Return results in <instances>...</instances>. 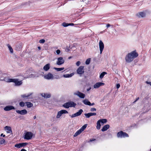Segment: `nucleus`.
Returning <instances> with one entry per match:
<instances>
[{
	"instance_id": "e2e57ef3",
	"label": "nucleus",
	"mask_w": 151,
	"mask_h": 151,
	"mask_svg": "<svg viewBox=\"0 0 151 151\" xmlns=\"http://www.w3.org/2000/svg\"><path fill=\"white\" fill-rule=\"evenodd\" d=\"M150 151H151V149H150Z\"/></svg>"
},
{
	"instance_id": "09e8293b",
	"label": "nucleus",
	"mask_w": 151,
	"mask_h": 151,
	"mask_svg": "<svg viewBox=\"0 0 151 151\" xmlns=\"http://www.w3.org/2000/svg\"><path fill=\"white\" fill-rule=\"evenodd\" d=\"M120 86V85L119 84H116V88L117 89H118Z\"/></svg>"
},
{
	"instance_id": "c9c22d12",
	"label": "nucleus",
	"mask_w": 151,
	"mask_h": 151,
	"mask_svg": "<svg viewBox=\"0 0 151 151\" xmlns=\"http://www.w3.org/2000/svg\"><path fill=\"white\" fill-rule=\"evenodd\" d=\"M21 145V147H24L27 145L28 143L27 142L20 143Z\"/></svg>"
},
{
	"instance_id": "6e6d98bb",
	"label": "nucleus",
	"mask_w": 151,
	"mask_h": 151,
	"mask_svg": "<svg viewBox=\"0 0 151 151\" xmlns=\"http://www.w3.org/2000/svg\"><path fill=\"white\" fill-rule=\"evenodd\" d=\"M1 136H3V137H4L5 136V135L4 134H1Z\"/></svg>"
},
{
	"instance_id": "f8f14e48",
	"label": "nucleus",
	"mask_w": 151,
	"mask_h": 151,
	"mask_svg": "<svg viewBox=\"0 0 151 151\" xmlns=\"http://www.w3.org/2000/svg\"><path fill=\"white\" fill-rule=\"evenodd\" d=\"M96 115V113H86L84 114L85 117L86 118H88L90 116H95Z\"/></svg>"
},
{
	"instance_id": "412c9836",
	"label": "nucleus",
	"mask_w": 151,
	"mask_h": 151,
	"mask_svg": "<svg viewBox=\"0 0 151 151\" xmlns=\"http://www.w3.org/2000/svg\"><path fill=\"white\" fill-rule=\"evenodd\" d=\"M83 103L85 105L90 106L91 102L87 99H85L83 101Z\"/></svg>"
},
{
	"instance_id": "e433bc0d",
	"label": "nucleus",
	"mask_w": 151,
	"mask_h": 151,
	"mask_svg": "<svg viewBox=\"0 0 151 151\" xmlns=\"http://www.w3.org/2000/svg\"><path fill=\"white\" fill-rule=\"evenodd\" d=\"M91 61V59L90 58H88L86 60V61L85 63L86 64V65H88L89 64L90 62Z\"/></svg>"
},
{
	"instance_id": "c03bdc74",
	"label": "nucleus",
	"mask_w": 151,
	"mask_h": 151,
	"mask_svg": "<svg viewBox=\"0 0 151 151\" xmlns=\"http://www.w3.org/2000/svg\"><path fill=\"white\" fill-rule=\"evenodd\" d=\"M96 140V139H95V138H92V139H91L88 142H92L93 141H95Z\"/></svg>"
},
{
	"instance_id": "39448f33",
	"label": "nucleus",
	"mask_w": 151,
	"mask_h": 151,
	"mask_svg": "<svg viewBox=\"0 0 151 151\" xmlns=\"http://www.w3.org/2000/svg\"><path fill=\"white\" fill-rule=\"evenodd\" d=\"M77 73L79 75H82L84 73V66H81L77 69Z\"/></svg>"
},
{
	"instance_id": "ddd939ff",
	"label": "nucleus",
	"mask_w": 151,
	"mask_h": 151,
	"mask_svg": "<svg viewBox=\"0 0 151 151\" xmlns=\"http://www.w3.org/2000/svg\"><path fill=\"white\" fill-rule=\"evenodd\" d=\"M41 95L45 98H48L50 97L51 95L50 93H42L41 94Z\"/></svg>"
},
{
	"instance_id": "6e6552de",
	"label": "nucleus",
	"mask_w": 151,
	"mask_h": 151,
	"mask_svg": "<svg viewBox=\"0 0 151 151\" xmlns=\"http://www.w3.org/2000/svg\"><path fill=\"white\" fill-rule=\"evenodd\" d=\"M99 47L100 50V53L101 54L104 48V45L103 42L101 40H100L99 42Z\"/></svg>"
},
{
	"instance_id": "1a4fd4ad",
	"label": "nucleus",
	"mask_w": 151,
	"mask_h": 151,
	"mask_svg": "<svg viewBox=\"0 0 151 151\" xmlns=\"http://www.w3.org/2000/svg\"><path fill=\"white\" fill-rule=\"evenodd\" d=\"M16 111L17 113L23 115L26 114L27 113V110L25 109L21 111L17 110H16Z\"/></svg>"
},
{
	"instance_id": "f704fd0d",
	"label": "nucleus",
	"mask_w": 151,
	"mask_h": 151,
	"mask_svg": "<svg viewBox=\"0 0 151 151\" xmlns=\"http://www.w3.org/2000/svg\"><path fill=\"white\" fill-rule=\"evenodd\" d=\"M22 46L20 45H17L16 46V49L17 50H19L21 49Z\"/></svg>"
},
{
	"instance_id": "9b49d317",
	"label": "nucleus",
	"mask_w": 151,
	"mask_h": 151,
	"mask_svg": "<svg viewBox=\"0 0 151 151\" xmlns=\"http://www.w3.org/2000/svg\"><path fill=\"white\" fill-rule=\"evenodd\" d=\"M14 109V107L12 106H6L4 108V110L6 111H8Z\"/></svg>"
},
{
	"instance_id": "393cba45",
	"label": "nucleus",
	"mask_w": 151,
	"mask_h": 151,
	"mask_svg": "<svg viewBox=\"0 0 151 151\" xmlns=\"http://www.w3.org/2000/svg\"><path fill=\"white\" fill-rule=\"evenodd\" d=\"M82 132V131L80 129H79L73 135L74 137H76L78 135L80 134Z\"/></svg>"
},
{
	"instance_id": "7ed1b4c3",
	"label": "nucleus",
	"mask_w": 151,
	"mask_h": 151,
	"mask_svg": "<svg viewBox=\"0 0 151 151\" xmlns=\"http://www.w3.org/2000/svg\"><path fill=\"white\" fill-rule=\"evenodd\" d=\"M117 136L118 138H125L129 137L128 134L122 131L118 132L117 134Z\"/></svg>"
},
{
	"instance_id": "5fc2aeb1",
	"label": "nucleus",
	"mask_w": 151,
	"mask_h": 151,
	"mask_svg": "<svg viewBox=\"0 0 151 151\" xmlns=\"http://www.w3.org/2000/svg\"><path fill=\"white\" fill-rule=\"evenodd\" d=\"M106 26H107V28H108L110 26V25L109 24H107Z\"/></svg>"
},
{
	"instance_id": "a18cd8bd",
	"label": "nucleus",
	"mask_w": 151,
	"mask_h": 151,
	"mask_svg": "<svg viewBox=\"0 0 151 151\" xmlns=\"http://www.w3.org/2000/svg\"><path fill=\"white\" fill-rule=\"evenodd\" d=\"M81 64V62L79 61H78L77 62V63H76V64L77 66H79L80 64Z\"/></svg>"
},
{
	"instance_id": "72a5a7b5",
	"label": "nucleus",
	"mask_w": 151,
	"mask_h": 151,
	"mask_svg": "<svg viewBox=\"0 0 151 151\" xmlns=\"http://www.w3.org/2000/svg\"><path fill=\"white\" fill-rule=\"evenodd\" d=\"M5 140L3 138H0V145H2L4 143Z\"/></svg>"
},
{
	"instance_id": "20e7f679",
	"label": "nucleus",
	"mask_w": 151,
	"mask_h": 151,
	"mask_svg": "<svg viewBox=\"0 0 151 151\" xmlns=\"http://www.w3.org/2000/svg\"><path fill=\"white\" fill-rule=\"evenodd\" d=\"M33 134L30 132H27L24 136V138L25 139L29 140L32 139Z\"/></svg>"
},
{
	"instance_id": "052dcab7",
	"label": "nucleus",
	"mask_w": 151,
	"mask_h": 151,
	"mask_svg": "<svg viewBox=\"0 0 151 151\" xmlns=\"http://www.w3.org/2000/svg\"><path fill=\"white\" fill-rule=\"evenodd\" d=\"M33 118H34V119H36V116H34V117H33Z\"/></svg>"
},
{
	"instance_id": "f257e3e1",
	"label": "nucleus",
	"mask_w": 151,
	"mask_h": 151,
	"mask_svg": "<svg viewBox=\"0 0 151 151\" xmlns=\"http://www.w3.org/2000/svg\"><path fill=\"white\" fill-rule=\"evenodd\" d=\"M138 54L136 52V50L132 51L129 53H128L126 56L125 59L127 63H130L132 61L133 59L137 57Z\"/></svg>"
},
{
	"instance_id": "bf43d9fd",
	"label": "nucleus",
	"mask_w": 151,
	"mask_h": 151,
	"mask_svg": "<svg viewBox=\"0 0 151 151\" xmlns=\"http://www.w3.org/2000/svg\"><path fill=\"white\" fill-rule=\"evenodd\" d=\"M38 48L39 50L41 49V47H39V46L38 47Z\"/></svg>"
},
{
	"instance_id": "58836bf2",
	"label": "nucleus",
	"mask_w": 151,
	"mask_h": 151,
	"mask_svg": "<svg viewBox=\"0 0 151 151\" xmlns=\"http://www.w3.org/2000/svg\"><path fill=\"white\" fill-rule=\"evenodd\" d=\"M14 147L18 148L21 147L20 143L17 144L15 145Z\"/></svg>"
},
{
	"instance_id": "37998d69",
	"label": "nucleus",
	"mask_w": 151,
	"mask_h": 151,
	"mask_svg": "<svg viewBox=\"0 0 151 151\" xmlns=\"http://www.w3.org/2000/svg\"><path fill=\"white\" fill-rule=\"evenodd\" d=\"M45 41L44 39H41L40 40L39 42L43 43L45 42Z\"/></svg>"
},
{
	"instance_id": "7c9ffc66",
	"label": "nucleus",
	"mask_w": 151,
	"mask_h": 151,
	"mask_svg": "<svg viewBox=\"0 0 151 151\" xmlns=\"http://www.w3.org/2000/svg\"><path fill=\"white\" fill-rule=\"evenodd\" d=\"M62 114V113H61L60 111H58L56 116V118H59L61 116Z\"/></svg>"
},
{
	"instance_id": "13d9d810",
	"label": "nucleus",
	"mask_w": 151,
	"mask_h": 151,
	"mask_svg": "<svg viewBox=\"0 0 151 151\" xmlns=\"http://www.w3.org/2000/svg\"><path fill=\"white\" fill-rule=\"evenodd\" d=\"M21 151H27L26 150H25V149H22L21 150Z\"/></svg>"
},
{
	"instance_id": "680f3d73",
	"label": "nucleus",
	"mask_w": 151,
	"mask_h": 151,
	"mask_svg": "<svg viewBox=\"0 0 151 151\" xmlns=\"http://www.w3.org/2000/svg\"><path fill=\"white\" fill-rule=\"evenodd\" d=\"M71 58V57L70 56L68 58L69 59H70Z\"/></svg>"
},
{
	"instance_id": "f3484780",
	"label": "nucleus",
	"mask_w": 151,
	"mask_h": 151,
	"mask_svg": "<svg viewBox=\"0 0 151 151\" xmlns=\"http://www.w3.org/2000/svg\"><path fill=\"white\" fill-rule=\"evenodd\" d=\"M5 129L6 130V132L7 133H10L12 132V131L10 127L6 126L5 127Z\"/></svg>"
},
{
	"instance_id": "aec40b11",
	"label": "nucleus",
	"mask_w": 151,
	"mask_h": 151,
	"mask_svg": "<svg viewBox=\"0 0 151 151\" xmlns=\"http://www.w3.org/2000/svg\"><path fill=\"white\" fill-rule=\"evenodd\" d=\"M136 15L139 17H140L141 16V17H143L145 16V14L143 12H140L137 14Z\"/></svg>"
},
{
	"instance_id": "864d4df0",
	"label": "nucleus",
	"mask_w": 151,
	"mask_h": 151,
	"mask_svg": "<svg viewBox=\"0 0 151 151\" xmlns=\"http://www.w3.org/2000/svg\"><path fill=\"white\" fill-rule=\"evenodd\" d=\"M91 89V87H89V88L87 89V91H89Z\"/></svg>"
},
{
	"instance_id": "a878e982",
	"label": "nucleus",
	"mask_w": 151,
	"mask_h": 151,
	"mask_svg": "<svg viewBox=\"0 0 151 151\" xmlns=\"http://www.w3.org/2000/svg\"><path fill=\"white\" fill-rule=\"evenodd\" d=\"M100 123L101 122L99 120L97 122L96 128L98 130L100 129L101 128V125Z\"/></svg>"
},
{
	"instance_id": "4d7b16f0",
	"label": "nucleus",
	"mask_w": 151,
	"mask_h": 151,
	"mask_svg": "<svg viewBox=\"0 0 151 151\" xmlns=\"http://www.w3.org/2000/svg\"><path fill=\"white\" fill-rule=\"evenodd\" d=\"M90 106H93V105L95 104L94 103H91V104H90Z\"/></svg>"
},
{
	"instance_id": "a211bd4d",
	"label": "nucleus",
	"mask_w": 151,
	"mask_h": 151,
	"mask_svg": "<svg viewBox=\"0 0 151 151\" xmlns=\"http://www.w3.org/2000/svg\"><path fill=\"white\" fill-rule=\"evenodd\" d=\"M110 127L109 125L107 124L104 125L101 129V131L102 132H104L107 130Z\"/></svg>"
},
{
	"instance_id": "a19ab883",
	"label": "nucleus",
	"mask_w": 151,
	"mask_h": 151,
	"mask_svg": "<svg viewBox=\"0 0 151 151\" xmlns=\"http://www.w3.org/2000/svg\"><path fill=\"white\" fill-rule=\"evenodd\" d=\"M63 26L64 27H67L69 26L68 23H66L65 22H64L62 24Z\"/></svg>"
},
{
	"instance_id": "5701e85b",
	"label": "nucleus",
	"mask_w": 151,
	"mask_h": 151,
	"mask_svg": "<svg viewBox=\"0 0 151 151\" xmlns=\"http://www.w3.org/2000/svg\"><path fill=\"white\" fill-rule=\"evenodd\" d=\"M74 74L73 73H71L70 74H64L63 75V77L64 78H70L71 77L74 75Z\"/></svg>"
},
{
	"instance_id": "4c0bfd02",
	"label": "nucleus",
	"mask_w": 151,
	"mask_h": 151,
	"mask_svg": "<svg viewBox=\"0 0 151 151\" xmlns=\"http://www.w3.org/2000/svg\"><path fill=\"white\" fill-rule=\"evenodd\" d=\"M8 47L9 48V49L10 52L11 53H13V49L12 48L11 46L9 45H8Z\"/></svg>"
},
{
	"instance_id": "c756f323",
	"label": "nucleus",
	"mask_w": 151,
	"mask_h": 151,
	"mask_svg": "<svg viewBox=\"0 0 151 151\" xmlns=\"http://www.w3.org/2000/svg\"><path fill=\"white\" fill-rule=\"evenodd\" d=\"M64 67L63 68H55V67L54 68V69L56 70L57 71H60L61 70H64Z\"/></svg>"
},
{
	"instance_id": "4468645a",
	"label": "nucleus",
	"mask_w": 151,
	"mask_h": 151,
	"mask_svg": "<svg viewBox=\"0 0 151 151\" xmlns=\"http://www.w3.org/2000/svg\"><path fill=\"white\" fill-rule=\"evenodd\" d=\"M53 75L49 73L45 76V78L47 79H50L53 78Z\"/></svg>"
},
{
	"instance_id": "473e14b6",
	"label": "nucleus",
	"mask_w": 151,
	"mask_h": 151,
	"mask_svg": "<svg viewBox=\"0 0 151 151\" xmlns=\"http://www.w3.org/2000/svg\"><path fill=\"white\" fill-rule=\"evenodd\" d=\"M25 102L24 103L23 101H21L19 103V106L22 107H23L25 106Z\"/></svg>"
},
{
	"instance_id": "0eeeda50",
	"label": "nucleus",
	"mask_w": 151,
	"mask_h": 151,
	"mask_svg": "<svg viewBox=\"0 0 151 151\" xmlns=\"http://www.w3.org/2000/svg\"><path fill=\"white\" fill-rule=\"evenodd\" d=\"M64 62V60L62 57H60L58 58L57 61V64L58 65H60L63 64Z\"/></svg>"
},
{
	"instance_id": "9d476101",
	"label": "nucleus",
	"mask_w": 151,
	"mask_h": 151,
	"mask_svg": "<svg viewBox=\"0 0 151 151\" xmlns=\"http://www.w3.org/2000/svg\"><path fill=\"white\" fill-rule=\"evenodd\" d=\"M104 83L102 82H98L96 83L93 86V88H99L100 86L104 85Z\"/></svg>"
},
{
	"instance_id": "de8ad7c7",
	"label": "nucleus",
	"mask_w": 151,
	"mask_h": 151,
	"mask_svg": "<svg viewBox=\"0 0 151 151\" xmlns=\"http://www.w3.org/2000/svg\"><path fill=\"white\" fill-rule=\"evenodd\" d=\"M60 52V50H57L56 51V53L57 54H59Z\"/></svg>"
},
{
	"instance_id": "6ab92c4d",
	"label": "nucleus",
	"mask_w": 151,
	"mask_h": 151,
	"mask_svg": "<svg viewBox=\"0 0 151 151\" xmlns=\"http://www.w3.org/2000/svg\"><path fill=\"white\" fill-rule=\"evenodd\" d=\"M50 65L49 63H48L44 66L43 69L45 71H47L50 68Z\"/></svg>"
},
{
	"instance_id": "8fccbe9b",
	"label": "nucleus",
	"mask_w": 151,
	"mask_h": 151,
	"mask_svg": "<svg viewBox=\"0 0 151 151\" xmlns=\"http://www.w3.org/2000/svg\"><path fill=\"white\" fill-rule=\"evenodd\" d=\"M146 83L147 84H149L150 86H151V82H150L146 81Z\"/></svg>"
},
{
	"instance_id": "2eb2a0df",
	"label": "nucleus",
	"mask_w": 151,
	"mask_h": 151,
	"mask_svg": "<svg viewBox=\"0 0 151 151\" xmlns=\"http://www.w3.org/2000/svg\"><path fill=\"white\" fill-rule=\"evenodd\" d=\"M32 94V93H30L29 94L27 95L26 94H24L21 95L22 98L24 99H29V97Z\"/></svg>"
},
{
	"instance_id": "c85d7f7f",
	"label": "nucleus",
	"mask_w": 151,
	"mask_h": 151,
	"mask_svg": "<svg viewBox=\"0 0 151 151\" xmlns=\"http://www.w3.org/2000/svg\"><path fill=\"white\" fill-rule=\"evenodd\" d=\"M107 74V73L105 72H102L100 75V78H103L105 75Z\"/></svg>"
},
{
	"instance_id": "79ce46f5",
	"label": "nucleus",
	"mask_w": 151,
	"mask_h": 151,
	"mask_svg": "<svg viewBox=\"0 0 151 151\" xmlns=\"http://www.w3.org/2000/svg\"><path fill=\"white\" fill-rule=\"evenodd\" d=\"M90 111L91 112L95 111H96V109L94 108H91L90 109Z\"/></svg>"
},
{
	"instance_id": "bb28decb",
	"label": "nucleus",
	"mask_w": 151,
	"mask_h": 151,
	"mask_svg": "<svg viewBox=\"0 0 151 151\" xmlns=\"http://www.w3.org/2000/svg\"><path fill=\"white\" fill-rule=\"evenodd\" d=\"M101 123L102 124H104L106 123L107 122V120L106 119H102L99 120Z\"/></svg>"
},
{
	"instance_id": "ea45409f",
	"label": "nucleus",
	"mask_w": 151,
	"mask_h": 151,
	"mask_svg": "<svg viewBox=\"0 0 151 151\" xmlns=\"http://www.w3.org/2000/svg\"><path fill=\"white\" fill-rule=\"evenodd\" d=\"M60 111L62 113V114H68V111L65 110H62Z\"/></svg>"
},
{
	"instance_id": "dca6fc26",
	"label": "nucleus",
	"mask_w": 151,
	"mask_h": 151,
	"mask_svg": "<svg viewBox=\"0 0 151 151\" xmlns=\"http://www.w3.org/2000/svg\"><path fill=\"white\" fill-rule=\"evenodd\" d=\"M14 83L16 86H19L21 85L22 83V82L21 81H19L18 79H15Z\"/></svg>"
},
{
	"instance_id": "2f4dec72",
	"label": "nucleus",
	"mask_w": 151,
	"mask_h": 151,
	"mask_svg": "<svg viewBox=\"0 0 151 151\" xmlns=\"http://www.w3.org/2000/svg\"><path fill=\"white\" fill-rule=\"evenodd\" d=\"M87 125V124H86L83 126L80 129L82 132L86 128Z\"/></svg>"
},
{
	"instance_id": "b1692460",
	"label": "nucleus",
	"mask_w": 151,
	"mask_h": 151,
	"mask_svg": "<svg viewBox=\"0 0 151 151\" xmlns=\"http://www.w3.org/2000/svg\"><path fill=\"white\" fill-rule=\"evenodd\" d=\"M15 79L6 78V81L7 82H13L15 81Z\"/></svg>"
},
{
	"instance_id": "49530a36",
	"label": "nucleus",
	"mask_w": 151,
	"mask_h": 151,
	"mask_svg": "<svg viewBox=\"0 0 151 151\" xmlns=\"http://www.w3.org/2000/svg\"><path fill=\"white\" fill-rule=\"evenodd\" d=\"M78 116L76 114V113H75V114H73L72 116H71V117L72 118H73V117H76V116Z\"/></svg>"
},
{
	"instance_id": "cd10ccee",
	"label": "nucleus",
	"mask_w": 151,
	"mask_h": 151,
	"mask_svg": "<svg viewBox=\"0 0 151 151\" xmlns=\"http://www.w3.org/2000/svg\"><path fill=\"white\" fill-rule=\"evenodd\" d=\"M83 112V110H82V109H80L76 113V114L77 115V116H78L80 115Z\"/></svg>"
},
{
	"instance_id": "603ef678",
	"label": "nucleus",
	"mask_w": 151,
	"mask_h": 151,
	"mask_svg": "<svg viewBox=\"0 0 151 151\" xmlns=\"http://www.w3.org/2000/svg\"><path fill=\"white\" fill-rule=\"evenodd\" d=\"M69 26H73L74 25L73 23H71L68 24Z\"/></svg>"
},
{
	"instance_id": "f03ea898",
	"label": "nucleus",
	"mask_w": 151,
	"mask_h": 151,
	"mask_svg": "<svg viewBox=\"0 0 151 151\" xmlns=\"http://www.w3.org/2000/svg\"><path fill=\"white\" fill-rule=\"evenodd\" d=\"M76 104L73 101H70L65 103L63 106L66 108H68L69 107H75Z\"/></svg>"
},
{
	"instance_id": "4be33fe9",
	"label": "nucleus",
	"mask_w": 151,
	"mask_h": 151,
	"mask_svg": "<svg viewBox=\"0 0 151 151\" xmlns=\"http://www.w3.org/2000/svg\"><path fill=\"white\" fill-rule=\"evenodd\" d=\"M25 104L28 108H30L33 106V104L29 102H26Z\"/></svg>"
},
{
	"instance_id": "3c124183",
	"label": "nucleus",
	"mask_w": 151,
	"mask_h": 151,
	"mask_svg": "<svg viewBox=\"0 0 151 151\" xmlns=\"http://www.w3.org/2000/svg\"><path fill=\"white\" fill-rule=\"evenodd\" d=\"M139 99V97H138L137 98H136V100L134 102V103H135V102H136L137 101H138Z\"/></svg>"
},
{
	"instance_id": "423d86ee",
	"label": "nucleus",
	"mask_w": 151,
	"mask_h": 151,
	"mask_svg": "<svg viewBox=\"0 0 151 151\" xmlns=\"http://www.w3.org/2000/svg\"><path fill=\"white\" fill-rule=\"evenodd\" d=\"M75 95H77L81 98L83 99L85 96L84 94L81 93L79 91H77L76 93H74Z\"/></svg>"
}]
</instances>
